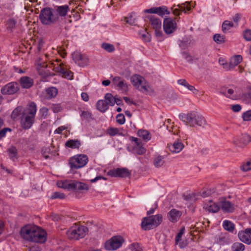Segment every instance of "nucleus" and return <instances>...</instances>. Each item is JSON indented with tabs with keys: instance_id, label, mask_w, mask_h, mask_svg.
Here are the masks:
<instances>
[{
	"instance_id": "obj_41",
	"label": "nucleus",
	"mask_w": 251,
	"mask_h": 251,
	"mask_svg": "<svg viewBox=\"0 0 251 251\" xmlns=\"http://www.w3.org/2000/svg\"><path fill=\"white\" fill-rule=\"evenodd\" d=\"M225 37L224 35H221L220 34H215L213 36V40L217 43L221 44L225 42Z\"/></svg>"
},
{
	"instance_id": "obj_52",
	"label": "nucleus",
	"mask_w": 251,
	"mask_h": 251,
	"mask_svg": "<svg viewBox=\"0 0 251 251\" xmlns=\"http://www.w3.org/2000/svg\"><path fill=\"white\" fill-rule=\"evenodd\" d=\"M129 248L131 251H142V248L137 243H134L131 244L129 246Z\"/></svg>"
},
{
	"instance_id": "obj_27",
	"label": "nucleus",
	"mask_w": 251,
	"mask_h": 251,
	"mask_svg": "<svg viewBox=\"0 0 251 251\" xmlns=\"http://www.w3.org/2000/svg\"><path fill=\"white\" fill-rule=\"evenodd\" d=\"M81 143L78 140H69L65 143V146L71 149H78Z\"/></svg>"
},
{
	"instance_id": "obj_28",
	"label": "nucleus",
	"mask_w": 251,
	"mask_h": 251,
	"mask_svg": "<svg viewBox=\"0 0 251 251\" xmlns=\"http://www.w3.org/2000/svg\"><path fill=\"white\" fill-rule=\"evenodd\" d=\"M81 118L83 120H86L90 122L95 119L92 113L89 111H83L80 115Z\"/></svg>"
},
{
	"instance_id": "obj_25",
	"label": "nucleus",
	"mask_w": 251,
	"mask_h": 251,
	"mask_svg": "<svg viewBox=\"0 0 251 251\" xmlns=\"http://www.w3.org/2000/svg\"><path fill=\"white\" fill-rule=\"evenodd\" d=\"M96 106L97 109L101 112H104L108 108V102L103 100H99Z\"/></svg>"
},
{
	"instance_id": "obj_49",
	"label": "nucleus",
	"mask_w": 251,
	"mask_h": 251,
	"mask_svg": "<svg viewBox=\"0 0 251 251\" xmlns=\"http://www.w3.org/2000/svg\"><path fill=\"white\" fill-rule=\"evenodd\" d=\"M101 47L104 50L109 52H113L115 50L113 45L108 43L102 44Z\"/></svg>"
},
{
	"instance_id": "obj_58",
	"label": "nucleus",
	"mask_w": 251,
	"mask_h": 251,
	"mask_svg": "<svg viewBox=\"0 0 251 251\" xmlns=\"http://www.w3.org/2000/svg\"><path fill=\"white\" fill-rule=\"evenodd\" d=\"M179 243L176 244V245H178L180 249H183L187 246L188 243L186 240H182L180 239V240L178 241Z\"/></svg>"
},
{
	"instance_id": "obj_11",
	"label": "nucleus",
	"mask_w": 251,
	"mask_h": 251,
	"mask_svg": "<svg viewBox=\"0 0 251 251\" xmlns=\"http://www.w3.org/2000/svg\"><path fill=\"white\" fill-rule=\"evenodd\" d=\"M147 18L150 20L152 28L155 30L156 36L158 37H161L162 32L161 31L162 26L161 20L154 16H149Z\"/></svg>"
},
{
	"instance_id": "obj_56",
	"label": "nucleus",
	"mask_w": 251,
	"mask_h": 251,
	"mask_svg": "<svg viewBox=\"0 0 251 251\" xmlns=\"http://www.w3.org/2000/svg\"><path fill=\"white\" fill-rule=\"evenodd\" d=\"M78 191H88L89 190V187L87 184L78 181Z\"/></svg>"
},
{
	"instance_id": "obj_23",
	"label": "nucleus",
	"mask_w": 251,
	"mask_h": 251,
	"mask_svg": "<svg viewBox=\"0 0 251 251\" xmlns=\"http://www.w3.org/2000/svg\"><path fill=\"white\" fill-rule=\"evenodd\" d=\"M238 236L240 240L242 242L248 245L251 244V237L250 235L247 234L246 232L243 231H239Z\"/></svg>"
},
{
	"instance_id": "obj_9",
	"label": "nucleus",
	"mask_w": 251,
	"mask_h": 251,
	"mask_svg": "<svg viewBox=\"0 0 251 251\" xmlns=\"http://www.w3.org/2000/svg\"><path fill=\"white\" fill-rule=\"evenodd\" d=\"M88 161L86 155L79 154L72 158L70 160L71 168L78 169L85 166Z\"/></svg>"
},
{
	"instance_id": "obj_54",
	"label": "nucleus",
	"mask_w": 251,
	"mask_h": 251,
	"mask_svg": "<svg viewBox=\"0 0 251 251\" xmlns=\"http://www.w3.org/2000/svg\"><path fill=\"white\" fill-rule=\"evenodd\" d=\"M134 151L138 154H143L146 152V149L143 147V145L138 147H133Z\"/></svg>"
},
{
	"instance_id": "obj_16",
	"label": "nucleus",
	"mask_w": 251,
	"mask_h": 251,
	"mask_svg": "<svg viewBox=\"0 0 251 251\" xmlns=\"http://www.w3.org/2000/svg\"><path fill=\"white\" fill-rule=\"evenodd\" d=\"M195 5V2H194L193 5H192V2H186L185 3H183L181 5L177 4L176 5L177 7H175L176 5L174 4V16H179L181 13L182 10L186 13V11H190L191 10V6L194 7Z\"/></svg>"
},
{
	"instance_id": "obj_45",
	"label": "nucleus",
	"mask_w": 251,
	"mask_h": 251,
	"mask_svg": "<svg viewBox=\"0 0 251 251\" xmlns=\"http://www.w3.org/2000/svg\"><path fill=\"white\" fill-rule=\"evenodd\" d=\"M23 111V108L21 106H18L15 108L11 114V118L13 119H16L19 116Z\"/></svg>"
},
{
	"instance_id": "obj_26",
	"label": "nucleus",
	"mask_w": 251,
	"mask_h": 251,
	"mask_svg": "<svg viewBox=\"0 0 251 251\" xmlns=\"http://www.w3.org/2000/svg\"><path fill=\"white\" fill-rule=\"evenodd\" d=\"M138 135L145 141L150 140L151 138V135L150 132L144 129L139 130L138 131Z\"/></svg>"
},
{
	"instance_id": "obj_42",
	"label": "nucleus",
	"mask_w": 251,
	"mask_h": 251,
	"mask_svg": "<svg viewBox=\"0 0 251 251\" xmlns=\"http://www.w3.org/2000/svg\"><path fill=\"white\" fill-rule=\"evenodd\" d=\"M163 158L161 156H158L155 157L153 161V164L155 167H160L164 164Z\"/></svg>"
},
{
	"instance_id": "obj_13",
	"label": "nucleus",
	"mask_w": 251,
	"mask_h": 251,
	"mask_svg": "<svg viewBox=\"0 0 251 251\" xmlns=\"http://www.w3.org/2000/svg\"><path fill=\"white\" fill-rule=\"evenodd\" d=\"M72 58L75 62L81 67L85 66L89 63L88 57L78 51H75L72 54Z\"/></svg>"
},
{
	"instance_id": "obj_51",
	"label": "nucleus",
	"mask_w": 251,
	"mask_h": 251,
	"mask_svg": "<svg viewBox=\"0 0 251 251\" xmlns=\"http://www.w3.org/2000/svg\"><path fill=\"white\" fill-rule=\"evenodd\" d=\"M66 198V196L64 194L59 192H55L53 193L52 195L51 196V199H64Z\"/></svg>"
},
{
	"instance_id": "obj_64",
	"label": "nucleus",
	"mask_w": 251,
	"mask_h": 251,
	"mask_svg": "<svg viewBox=\"0 0 251 251\" xmlns=\"http://www.w3.org/2000/svg\"><path fill=\"white\" fill-rule=\"evenodd\" d=\"M48 112V109L46 107H42L40 110V113L41 114L42 117H44L45 118L47 115Z\"/></svg>"
},
{
	"instance_id": "obj_55",
	"label": "nucleus",
	"mask_w": 251,
	"mask_h": 251,
	"mask_svg": "<svg viewBox=\"0 0 251 251\" xmlns=\"http://www.w3.org/2000/svg\"><path fill=\"white\" fill-rule=\"evenodd\" d=\"M182 215V212L179 210L174 209V222L177 221Z\"/></svg>"
},
{
	"instance_id": "obj_24",
	"label": "nucleus",
	"mask_w": 251,
	"mask_h": 251,
	"mask_svg": "<svg viewBox=\"0 0 251 251\" xmlns=\"http://www.w3.org/2000/svg\"><path fill=\"white\" fill-rule=\"evenodd\" d=\"M179 84L183 85L186 87L189 90L192 91L194 94H198L199 91L196 89L193 86L190 85L187 81L183 79H179L177 81Z\"/></svg>"
},
{
	"instance_id": "obj_21",
	"label": "nucleus",
	"mask_w": 251,
	"mask_h": 251,
	"mask_svg": "<svg viewBox=\"0 0 251 251\" xmlns=\"http://www.w3.org/2000/svg\"><path fill=\"white\" fill-rule=\"evenodd\" d=\"M20 84L23 88L28 89L33 84V80L28 76H23L20 79Z\"/></svg>"
},
{
	"instance_id": "obj_34",
	"label": "nucleus",
	"mask_w": 251,
	"mask_h": 251,
	"mask_svg": "<svg viewBox=\"0 0 251 251\" xmlns=\"http://www.w3.org/2000/svg\"><path fill=\"white\" fill-rule=\"evenodd\" d=\"M234 25L231 22L225 21L223 22L222 26V31L226 33L231 27L234 26Z\"/></svg>"
},
{
	"instance_id": "obj_18",
	"label": "nucleus",
	"mask_w": 251,
	"mask_h": 251,
	"mask_svg": "<svg viewBox=\"0 0 251 251\" xmlns=\"http://www.w3.org/2000/svg\"><path fill=\"white\" fill-rule=\"evenodd\" d=\"M224 212L232 213L235 209L234 204L228 201L222 200L220 201V208Z\"/></svg>"
},
{
	"instance_id": "obj_48",
	"label": "nucleus",
	"mask_w": 251,
	"mask_h": 251,
	"mask_svg": "<svg viewBox=\"0 0 251 251\" xmlns=\"http://www.w3.org/2000/svg\"><path fill=\"white\" fill-rule=\"evenodd\" d=\"M61 75L62 77L64 78H67L69 79H71L73 77V73L70 71L67 70L65 68L63 69V71H62Z\"/></svg>"
},
{
	"instance_id": "obj_43",
	"label": "nucleus",
	"mask_w": 251,
	"mask_h": 251,
	"mask_svg": "<svg viewBox=\"0 0 251 251\" xmlns=\"http://www.w3.org/2000/svg\"><path fill=\"white\" fill-rule=\"evenodd\" d=\"M7 151L9 153V156L11 159H14V158H17V150L15 147H11L8 149Z\"/></svg>"
},
{
	"instance_id": "obj_10",
	"label": "nucleus",
	"mask_w": 251,
	"mask_h": 251,
	"mask_svg": "<svg viewBox=\"0 0 251 251\" xmlns=\"http://www.w3.org/2000/svg\"><path fill=\"white\" fill-rule=\"evenodd\" d=\"M78 181L75 180H64L57 182L58 187L68 190L78 191Z\"/></svg>"
},
{
	"instance_id": "obj_35",
	"label": "nucleus",
	"mask_w": 251,
	"mask_h": 251,
	"mask_svg": "<svg viewBox=\"0 0 251 251\" xmlns=\"http://www.w3.org/2000/svg\"><path fill=\"white\" fill-rule=\"evenodd\" d=\"M231 250L232 251H244L245 246L241 243L235 242L232 245Z\"/></svg>"
},
{
	"instance_id": "obj_57",
	"label": "nucleus",
	"mask_w": 251,
	"mask_h": 251,
	"mask_svg": "<svg viewBox=\"0 0 251 251\" xmlns=\"http://www.w3.org/2000/svg\"><path fill=\"white\" fill-rule=\"evenodd\" d=\"M116 120L118 124L122 125L125 123V116L123 114H119L116 117Z\"/></svg>"
},
{
	"instance_id": "obj_62",
	"label": "nucleus",
	"mask_w": 251,
	"mask_h": 251,
	"mask_svg": "<svg viewBox=\"0 0 251 251\" xmlns=\"http://www.w3.org/2000/svg\"><path fill=\"white\" fill-rule=\"evenodd\" d=\"M214 192V191L213 190H207L206 191L202 192L201 194V196L203 198H205L211 196Z\"/></svg>"
},
{
	"instance_id": "obj_6",
	"label": "nucleus",
	"mask_w": 251,
	"mask_h": 251,
	"mask_svg": "<svg viewBox=\"0 0 251 251\" xmlns=\"http://www.w3.org/2000/svg\"><path fill=\"white\" fill-rule=\"evenodd\" d=\"M131 82L140 91L145 93L150 91L151 88L145 79L141 75H134L130 78Z\"/></svg>"
},
{
	"instance_id": "obj_50",
	"label": "nucleus",
	"mask_w": 251,
	"mask_h": 251,
	"mask_svg": "<svg viewBox=\"0 0 251 251\" xmlns=\"http://www.w3.org/2000/svg\"><path fill=\"white\" fill-rule=\"evenodd\" d=\"M130 140L132 142V143L134 144L133 147H138L141 146H142L143 144L142 143L140 139L135 138L134 137H130Z\"/></svg>"
},
{
	"instance_id": "obj_17",
	"label": "nucleus",
	"mask_w": 251,
	"mask_h": 251,
	"mask_svg": "<svg viewBox=\"0 0 251 251\" xmlns=\"http://www.w3.org/2000/svg\"><path fill=\"white\" fill-rule=\"evenodd\" d=\"M18 90V84L15 82H11L3 87L1 89V92L3 95H12Z\"/></svg>"
},
{
	"instance_id": "obj_15",
	"label": "nucleus",
	"mask_w": 251,
	"mask_h": 251,
	"mask_svg": "<svg viewBox=\"0 0 251 251\" xmlns=\"http://www.w3.org/2000/svg\"><path fill=\"white\" fill-rule=\"evenodd\" d=\"M112 83L118 90L123 93H126L128 91V85L126 81L119 76H115L112 79Z\"/></svg>"
},
{
	"instance_id": "obj_53",
	"label": "nucleus",
	"mask_w": 251,
	"mask_h": 251,
	"mask_svg": "<svg viewBox=\"0 0 251 251\" xmlns=\"http://www.w3.org/2000/svg\"><path fill=\"white\" fill-rule=\"evenodd\" d=\"M242 118L245 121H251V109L244 112L242 114Z\"/></svg>"
},
{
	"instance_id": "obj_14",
	"label": "nucleus",
	"mask_w": 251,
	"mask_h": 251,
	"mask_svg": "<svg viewBox=\"0 0 251 251\" xmlns=\"http://www.w3.org/2000/svg\"><path fill=\"white\" fill-rule=\"evenodd\" d=\"M107 175L112 177H128L131 175V172L126 168H117L108 172Z\"/></svg>"
},
{
	"instance_id": "obj_47",
	"label": "nucleus",
	"mask_w": 251,
	"mask_h": 251,
	"mask_svg": "<svg viewBox=\"0 0 251 251\" xmlns=\"http://www.w3.org/2000/svg\"><path fill=\"white\" fill-rule=\"evenodd\" d=\"M185 231V228L184 226H183L181 228L180 230L177 233L176 238H175V243L177 244L179 243L178 241L180 240V239H182V235L184 234Z\"/></svg>"
},
{
	"instance_id": "obj_61",
	"label": "nucleus",
	"mask_w": 251,
	"mask_h": 251,
	"mask_svg": "<svg viewBox=\"0 0 251 251\" xmlns=\"http://www.w3.org/2000/svg\"><path fill=\"white\" fill-rule=\"evenodd\" d=\"M51 109L54 113H57L62 110V107L60 104H54L51 106Z\"/></svg>"
},
{
	"instance_id": "obj_3",
	"label": "nucleus",
	"mask_w": 251,
	"mask_h": 251,
	"mask_svg": "<svg viewBox=\"0 0 251 251\" xmlns=\"http://www.w3.org/2000/svg\"><path fill=\"white\" fill-rule=\"evenodd\" d=\"M36 111V104L30 102L22 112L21 124L24 126H31L34 123Z\"/></svg>"
},
{
	"instance_id": "obj_5",
	"label": "nucleus",
	"mask_w": 251,
	"mask_h": 251,
	"mask_svg": "<svg viewBox=\"0 0 251 251\" xmlns=\"http://www.w3.org/2000/svg\"><path fill=\"white\" fill-rule=\"evenodd\" d=\"M88 232V228L84 226L75 224L67 231V234L70 239H78L83 238Z\"/></svg>"
},
{
	"instance_id": "obj_12",
	"label": "nucleus",
	"mask_w": 251,
	"mask_h": 251,
	"mask_svg": "<svg viewBox=\"0 0 251 251\" xmlns=\"http://www.w3.org/2000/svg\"><path fill=\"white\" fill-rule=\"evenodd\" d=\"M251 142V137L246 134H242L240 136L235 137L233 140L234 146L239 148H243Z\"/></svg>"
},
{
	"instance_id": "obj_7",
	"label": "nucleus",
	"mask_w": 251,
	"mask_h": 251,
	"mask_svg": "<svg viewBox=\"0 0 251 251\" xmlns=\"http://www.w3.org/2000/svg\"><path fill=\"white\" fill-rule=\"evenodd\" d=\"M41 23L44 25H50L55 22L57 18L52 13L50 8H45L41 10L39 15Z\"/></svg>"
},
{
	"instance_id": "obj_31",
	"label": "nucleus",
	"mask_w": 251,
	"mask_h": 251,
	"mask_svg": "<svg viewBox=\"0 0 251 251\" xmlns=\"http://www.w3.org/2000/svg\"><path fill=\"white\" fill-rule=\"evenodd\" d=\"M69 10V6L67 5L56 7V11L58 14L61 16H66Z\"/></svg>"
},
{
	"instance_id": "obj_46",
	"label": "nucleus",
	"mask_w": 251,
	"mask_h": 251,
	"mask_svg": "<svg viewBox=\"0 0 251 251\" xmlns=\"http://www.w3.org/2000/svg\"><path fill=\"white\" fill-rule=\"evenodd\" d=\"M221 93L225 95L227 98L234 99L235 98V96H234V90L232 89H228L225 91L221 92Z\"/></svg>"
},
{
	"instance_id": "obj_38",
	"label": "nucleus",
	"mask_w": 251,
	"mask_h": 251,
	"mask_svg": "<svg viewBox=\"0 0 251 251\" xmlns=\"http://www.w3.org/2000/svg\"><path fill=\"white\" fill-rule=\"evenodd\" d=\"M105 100L106 101L108 102V105H114L115 103V98L113 97V96L110 93H107L104 97Z\"/></svg>"
},
{
	"instance_id": "obj_60",
	"label": "nucleus",
	"mask_w": 251,
	"mask_h": 251,
	"mask_svg": "<svg viewBox=\"0 0 251 251\" xmlns=\"http://www.w3.org/2000/svg\"><path fill=\"white\" fill-rule=\"evenodd\" d=\"M16 25V21L13 19H10L7 22V28L9 29H13Z\"/></svg>"
},
{
	"instance_id": "obj_2",
	"label": "nucleus",
	"mask_w": 251,
	"mask_h": 251,
	"mask_svg": "<svg viewBox=\"0 0 251 251\" xmlns=\"http://www.w3.org/2000/svg\"><path fill=\"white\" fill-rule=\"evenodd\" d=\"M179 119L190 126H202L207 124L205 118L200 114L192 112L189 113H180Z\"/></svg>"
},
{
	"instance_id": "obj_39",
	"label": "nucleus",
	"mask_w": 251,
	"mask_h": 251,
	"mask_svg": "<svg viewBox=\"0 0 251 251\" xmlns=\"http://www.w3.org/2000/svg\"><path fill=\"white\" fill-rule=\"evenodd\" d=\"M242 60V57L241 55H238L234 56L232 58L230 62V65L232 67L237 66L239 64Z\"/></svg>"
},
{
	"instance_id": "obj_8",
	"label": "nucleus",
	"mask_w": 251,
	"mask_h": 251,
	"mask_svg": "<svg viewBox=\"0 0 251 251\" xmlns=\"http://www.w3.org/2000/svg\"><path fill=\"white\" fill-rule=\"evenodd\" d=\"M124 241L122 236H114L105 242L104 249L107 251H115L122 246Z\"/></svg>"
},
{
	"instance_id": "obj_40",
	"label": "nucleus",
	"mask_w": 251,
	"mask_h": 251,
	"mask_svg": "<svg viewBox=\"0 0 251 251\" xmlns=\"http://www.w3.org/2000/svg\"><path fill=\"white\" fill-rule=\"evenodd\" d=\"M58 90L55 87L49 88L47 90V93L49 98L55 97L57 94Z\"/></svg>"
},
{
	"instance_id": "obj_22",
	"label": "nucleus",
	"mask_w": 251,
	"mask_h": 251,
	"mask_svg": "<svg viewBox=\"0 0 251 251\" xmlns=\"http://www.w3.org/2000/svg\"><path fill=\"white\" fill-rule=\"evenodd\" d=\"M106 133L109 136H113L117 135H124L125 132H124L123 129L121 128H117L114 126H110L107 129Z\"/></svg>"
},
{
	"instance_id": "obj_36",
	"label": "nucleus",
	"mask_w": 251,
	"mask_h": 251,
	"mask_svg": "<svg viewBox=\"0 0 251 251\" xmlns=\"http://www.w3.org/2000/svg\"><path fill=\"white\" fill-rule=\"evenodd\" d=\"M140 37L144 41L146 42H150L151 40V36L146 30H143L139 33Z\"/></svg>"
},
{
	"instance_id": "obj_59",
	"label": "nucleus",
	"mask_w": 251,
	"mask_h": 251,
	"mask_svg": "<svg viewBox=\"0 0 251 251\" xmlns=\"http://www.w3.org/2000/svg\"><path fill=\"white\" fill-rule=\"evenodd\" d=\"M244 37L247 41H251V30H246L244 33Z\"/></svg>"
},
{
	"instance_id": "obj_29",
	"label": "nucleus",
	"mask_w": 251,
	"mask_h": 251,
	"mask_svg": "<svg viewBox=\"0 0 251 251\" xmlns=\"http://www.w3.org/2000/svg\"><path fill=\"white\" fill-rule=\"evenodd\" d=\"M170 11L168 10V8L165 6H162L156 7V14L163 17L165 15H169Z\"/></svg>"
},
{
	"instance_id": "obj_30",
	"label": "nucleus",
	"mask_w": 251,
	"mask_h": 251,
	"mask_svg": "<svg viewBox=\"0 0 251 251\" xmlns=\"http://www.w3.org/2000/svg\"><path fill=\"white\" fill-rule=\"evenodd\" d=\"M184 148L183 143L178 140L174 143V153L180 152Z\"/></svg>"
},
{
	"instance_id": "obj_1",
	"label": "nucleus",
	"mask_w": 251,
	"mask_h": 251,
	"mask_svg": "<svg viewBox=\"0 0 251 251\" xmlns=\"http://www.w3.org/2000/svg\"><path fill=\"white\" fill-rule=\"evenodd\" d=\"M21 237L25 240L44 243L47 240V233L41 227L35 225H27L21 228Z\"/></svg>"
},
{
	"instance_id": "obj_20",
	"label": "nucleus",
	"mask_w": 251,
	"mask_h": 251,
	"mask_svg": "<svg viewBox=\"0 0 251 251\" xmlns=\"http://www.w3.org/2000/svg\"><path fill=\"white\" fill-rule=\"evenodd\" d=\"M163 27L166 34H172L173 33V19L171 18H164Z\"/></svg>"
},
{
	"instance_id": "obj_44",
	"label": "nucleus",
	"mask_w": 251,
	"mask_h": 251,
	"mask_svg": "<svg viewBox=\"0 0 251 251\" xmlns=\"http://www.w3.org/2000/svg\"><path fill=\"white\" fill-rule=\"evenodd\" d=\"M240 169L243 172H247L251 170V159L243 163L241 166Z\"/></svg>"
},
{
	"instance_id": "obj_32",
	"label": "nucleus",
	"mask_w": 251,
	"mask_h": 251,
	"mask_svg": "<svg viewBox=\"0 0 251 251\" xmlns=\"http://www.w3.org/2000/svg\"><path fill=\"white\" fill-rule=\"evenodd\" d=\"M64 65L63 63H60L59 65H56L54 64V62H51L49 65V68H51L53 67L52 70L54 71L55 72L58 73L60 75H61L62 71H63V69L64 67H63Z\"/></svg>"
},
{
	"instance_id": "obj_4",
	"label": "nucleus",
	"mask_w": 251,
	"mask_h": 251,
	"mask_svg": "<svg viewBox=\"0 0 251 251\" xmlns=\"http://www.w3.org/2000/svg\"><path fill=\"white\" fill-rule=\"evenodd\" d=\"M162 221L160 214L150 216L143 219L141 226L143 230H148L158 226Z\"/></svg>"
},
{
	"instance_id": "obj_19",
	"label": "nucleus",
	"mask_w": 251,
	"mask_h": 251,
	"mask_svg": "<svg viewBox=\"0 0 251 251\" xmlns=\"http://www.w3.org/2000/svg\"><path fill=\"white\" fill-rule=\"evenodd\" d=\"M203 208L209 212L216 213L219 210L220 206L210 200L204 203Z\"/></svg>"
},
{
	"instance_id": "obj_37",
	"label": "nucleus",
	"mask_w": 251,
	"mask_h": 251,
	"mask_svg": "<svg viewBox=\"0 0 251 251\" xmlns=\"http://www.w3.org/2000/svg\"><path fill=\"white\" fill-rule=\"evenodd\" d=\"M124 20L126 23L130 25H135L136 18L133 13L130 14L128 17H125Z\"/></svg>"
},
{
	"instance_id": "obj_33",
	"label": "nucleus",
	"mask_w": 251,
	"mask_h": 251,
	"mask_svg": "<svg viewBox=\"0 0 251 251\" xmlns=\"http://www.w3.org/2000/svg\"><path fill=\"white\" fill-rule=\"evenodd\" d=\"M223 226L225 229L229 232H233L235 228L234 225L231 221L228 220H225Z\"/></svg>"
},
{
	"instance_id": "obj_63",
	"label": "nucleus",
	"mask_w": 251,
	"mask_h": 251,
	"mask_svg": "<svg viewBox=\"0 0 251 251\" xmlns=\"http://www.w3.org/2000/svg\"><path fill=\"white\" fill-rule=\"evenodd\" d=\"M183 56L188 62H191L193 60V57L188 52H184Z\"/></svg>"
}]
</instances>
